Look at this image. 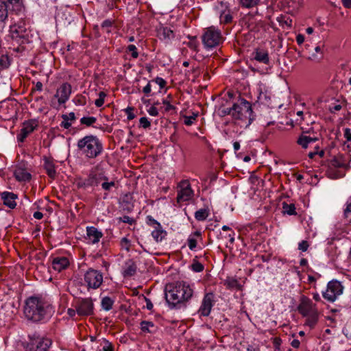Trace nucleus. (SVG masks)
Wrapping results in <instances>:
<instances>
[{
    "label": "nucleus",
    "mask_w": 351,
    "mask_h": 351,
    "mask_svg": "<svg viewBox=\"0 0 351 351\" xmlns=\"http://www.w3.org/2000/svg\"><path fill=\"white\" fill-rule=\"evenodd\" d=\"M309 247L308 243L306 241H302L298 244V249L302 252H306Z\"/></svg>",
    "instance_id": "obj_51"
},
{
    "label": "nucleus",
    "mask_w": 351,
    "mask_h": 351,
    "mask_svg": "<svg viewBox=\"0 0 351 351\" xmlns=\"http://www.w3.org/2000/svg\"><path fill=\"white\" fill-rule=\"evenodd\" d=\"M71 93V86L68 83H64L57 89L54 97L58 99L59 104H63L69 99Z\"/></svg>",
    "instance_id": "obj_15"
},
{
    "label": "nucleus",
    "mask_w": 351,
    "mask_h": 351,
    "mask_svg": "<svg viewBox=\"0 0 351 351\" xmlns=\"http://www.w3.org/2000/svg\"><path fill=\"white\" fill-rule=\"evenodd\" d=\"M10 65V60L7 55L0 56V71L8 69Z\"/></svg>",
    "instance_id": "obj_36"
},
{
    "label": "nucleus",
    "mask_w": 351,
    "mask_h": 351,
    "mask_svg": "<svg viewBox=\"0 0 351 351\" xmlns=\"http://www.w3.org/2000/svg\"><path fill=\"white\" fill-rule=\"evenodd\" d=\"M139 121L140 124L143 128H147L150 126V122L147 120L146 117H141Z\"/></svg>",
    "instance_id": "obj_53"
},
{
    "label": "nucleus",
    "mask_w": 351,
    "mask_h": 351,
    "mask_svg": "<svg viewBox=\"0 0 351 351\" xmlns=\"http://www.w3.org/2000/svg\"><path fill=\"white\" fill-rule=\"evenodd\" d=\"M104 182L101 184L102 189L106 191H110L112 186H114V182H107L108 180H104Z\"/></svg>",
    "instance_id": "obj_49"
},
{
    "label": "nucleus",
    "mask_w": 351,
    "mask_h": 351,
    "mask_svg": "<svg viewBox=\"0 0 351 351\" xmlns=\"http://www.w3.org/2000/svg\"><path fill=\"white\" fill-rule=\"evenodd\" d=\"M136 265L132 260L128 261L124 266L123 276L125 277L134 276L136 274Z\"/></svg>",
    "instance_id": "obj_27"
},
{
    "label": "nucleus",
    "mask_w": 351,
    "mask_h": 351,
    "mask_svg": "<svg viewBox=\"0 0 351 351\" xmlns=\"http://www.w3.org/2000/svg\"><path fill=\"white\" fill-rule=\"evenodd\" d=\"M283 213L289 215H296L295 206L293 204H287L284 202L282 204Z\"/></svg>",
    "instance_id": "obj_33"
},
{
    "label": "nucleus",
    "mask_w": 351,
    "mask_h": 351,
    "mask_svg": "<svg viewBox=\"0 0 351 351\" xmlns=\"http://www.w3.org/2000/svg\"><path fill=\"white\" fill-rule=\"evenodd\" d=\"M132 110L133 108H128L125 110H126V112L128 114V119L129 120H132L133 119L134 117H135V115L134 114V113L132 112Z\"/></svg>",
    "instance_id": "obj_58"
},
{
    "label": "nucleus",
    "mask_w": 351,
    "mask_h": 351,
    "mask_svg": "<svg viewBox=\"0 0 351 351\" xmlns=\"http://www.w3.org/2000/svg\"><path fill=\"white\" fill-rule=\"evenodd\" d=\"M103 274L98 270L90 268L84 275V280L88 289H97L103 282Z\"/></svg>",
    "instance_id": "obj_7"
},
{
    "label": "nucleus",
    "mask_w": 351,
    "mask_h": 351,
    "mask_svg": "<svg viewBox=\"0 0 351 351\" xmlns=\"http://www.w3.org/2000/svg\"><path fill=\"white\" fill-rule=\"evenodd\" d=\"M344 137L348 141H351V130L349 128H346L344 130Z\"/></svg>",
    "instance_id": "obj_59"
},
{
    "label": "nucleus",
    "mask_w": 351,
    "mask_h": 351,
    "mask_svg": "<svg viewBox=\"0 0 351 351\" xmlns=\"http://www.w3.org/2000/svg\"><path fill=\"white\" fill-rule=\"evenodd\" d=\"M10 31L13 38H26L28 36L27 29L23 21L11 25Z\"/></svg>",
    "instance_id": "obj_16"
},
{
    "label": "nucleus",
    "mask_w": 351,
    "mask_h": 351,
    "mask_svg": "<svg viewBox=\"0 0 351 351\" xmlns=\"http://www.w3.org/2000/svg\"><path fill=\"white\" fill-rule=\"evenodd\" d=\"M215 10L219 14V19L221 23L228 24L232 22V16L230 10L228 9L226 3L220 2L219 5L215 7Z\"/></svg>",
    "instance_id": "obj_17"
},
{
    "label": "nucleus",
    "mask_w": 351,
    "mask_h": 351,
    "mask_svg": "<svg viewBox=\"0 0 351 351\" xmlns=\"http://www.w3.org/2000/svg\"><path fill=\"white\" fill-rule=\"evenodd\" d=\"M291 345L292 347L295 348H298L300 345V342L299 340L298 339H293L291 342Z\"/></svg>",
    "instance_id": "obj_63"
},
{
    "label": "nucleus",
    "mask_w": 351,
    "mask_h": 351,
    "mask_svg": "<svg viewBox=\"0 0 351 351\" xmlns=\"http://www.w3.org/2000/svg\"><path fill=\"white\" fill-rule=\"evenodd\" d=\"M106 96V95L104 92H99V98L95 101V104L97 107H101L103 106Z\"/></svg>",
    "instance_id": "obj_42"
},
{
    "label": "nucleus",
    "mask_w": 351,
    "mask_h": 351,
    "mask_svg": "<svg viewBox=\"0 0 351 351\" xmlns=\"http://www.w3.org/2000/svg\"><path fill=\"white\" fill-rule=\"evenodd\" d=\"M44 164L43 167L46 170V172L49 177L54 179L56 176V171L55 169V165L53 159L51 156H44L43 158Z\"/></svg>",
    "instance_id": "obj_21"
},
{
    "label": "nucleus",
    "mask_w": 351,
    "mask_h": 351,
    "mask_svg": "<svg viewBox=\"0 0 351 351\" xmlns=\"http://www.w3.org/2000/svg\"><path fill=\"white\" fill-rule=\"evenodd\" d=\"M306 325L313 328L316 325L318 320V312L317 311L311 314L306 315Z\"/></svg>",
    "instance_id": "obj_29"
},
{
    "label": "nucleus",
    "mask_w": 351,
    "mask_h": 351,
    "mask_svg": "<svg viewBox=\"0 0 351 351\" xmlns=\"http://www.w3.org/2000/svg\"><path fill=\"white\" fill-rule=\"evenodd\" d=\"M191 267L192 270L195 272H201L204 270V265L201 263L195 260H193Z\"/></svg>",
    "instance_id": "obj_40"
},
{
    "label": "nucleus",
    "mask_w": 351,
    "mask_h": 351,
    "mask_svg": "<svg viewBox=\"0 0 351 351\" xmlns=\"http://www.w3.org/2000/svg\"><path fill=\"white\" fill-rule=\"evenodd\" d=\"M317 141V138L311 137L309 136H306L302 134L297 141L298 145H301L304 148H306L308 147V144L310 143H313Z\"/></svg>",
    "instance_id": "obj_30"
},
{
    "label": "nucleus",
    "mask_w": 351,
    "mask_h": 351,
    "mask_svg": "<svg viewBox=\"0 0 351 351\" xmlns=\"http://www.w3.org/2000/svg\"><path fill=\"white\" fill-rule=\"evenodd\" d=\"M169 289L166 287L165 299L170 308L180 309L186 307V302L193 296V289L189 285L176 282L170 285Z\"/></svg>",
    "instance_id": "obj_2"
},
{
    "label": "nucleus",
    "mask_w": 351,
    "mask_h": 351,
    "mask_svg": "<svg viewBox=\"0 0 351 351\" xmlns=\"http://www.w3.org/2000/svg\"><path fill=\"white\" fill-rule=\"evenodd\" d=\"M253 57L254 59L256 61L264 63V64H269V54L267 50H265L263 49H257L254 53H253Z\"/></svg>",
    "instance_id": "obj_25"
},
{
    "label": "nucleus",
    "mask_w": 351,
    "mask_h": 351,
    "mask_svg": "<svg viewBox=\"0 0 351 351\" xmlns=\"http://www.w3.org/2000/svg\"><path fill=\"white\" fill-rule=\"evenodd\" d=\"M166 235L167 232L163 230L161 225H160L158 228L155 227L152 232V236L156 242L162 241Z\"/></svg>",
    "instance_id": "obj_28"
},
{
    "label": "nucleus",
    "mask_w": 351,
    "mask_h": 351,
    "mask_svg": "<svg viewBox=\"0 0 351 351\" xmlns=\"http://www.w3.org/2000/svg\"><path fill=\"white\" fill-rule=\"evenodd\" d=\"M298 308L300 313L303 316H306V315L311 314L317 311L315 308V305L313 304V302L306 298H303L302 299Z\"/></svg>",
    "instance_id": "obj_18"
},
{
    "label": "nucleus",
    "mask_w": 351,
    "mask_h": 351,
    "mask_svg": "<svg viewBox=\"0 0 351 351\" xmlns=\"http://www.w3.org/2000/svg\"><path fill=\"white\" fill-rule=\"evenodd\" d=\"M296 41L298 45H302L304 41V36L302 34H298L296 36Z\"/></svg>",
    "instance_id": "obj_61"
},
{
    "label": "nucleus",
    "mask_w": 351,
    "mask_h": 351,
    "mask_svg": "<svg viewBox=\"0 0 351 351\" xmlns=\"http://www.w3.org/2000/svg\"><path fill=\"white\" fill-rule=\"evenodd\" d=\"M195 237H200L201 232L199 231H195L193 235H190L188 240L187 243L189 248L191 250H193L197 247V240Z\"/></svg>",
    "instance_id": "obj_31"
},
{
    "label": "nucleus",
    "mask_w": 351,
    "mask_h": 351,
    "mask_svg": "<svg viewBox=\"0 0 351 351\" xmlns=\"http://www.w3.org/2000/svg\"><path fill=\"white\" fill-rule=\"evenodd\" d=\"M154 326V325L152 322L143 321L141 323V328L143 332H151L152 331L149 330V328Z\"/></svg>",
    "instance_id": "obj_41"
},
{
    "label": "nucleus",
    "mask_w": 351,
    "mask_h": 351,
    "mask_svg": "<svg viewBox=\"0 0 351 351\" xmlns=\"http://www.w3.org/2000/svg\"><path fill=\"white\" fill-rule=\"evenodd\" d=\"M151 87H152V82L149 81L148 82V84L143 88V92L146 95H149L151 92Z\"/></svg>",
    "instance_id": "obj_57"
},
{
    "label": "nucleus",
    "mask_w": 351,
    "mask_h": 351,
    "mask_svg": "<svg viewBox=\"0 0 351 351\" xmlns=\"http://www.w3.org/2000/svg\"><path fill=\"white\" fill-rule=\"evenodd\" d=\"M120 220L123 223H126L130 225H132L134 222V219L127 215H124L123 217H121Z\"/></svg>",
    "instance_id": "obj_54"
},
{
    "label": "nucleus",
    "mask_w": 351,
    "mask_h": 351,
    "mask_svg": "<svg viewBox=\"0 0 351 351\" xmlns=\"http://www.w3.org/2000/svg\"><path fill=\"white\" fill-rule=\"evenodd\" d=\"M232 110L233 111V119L239 120L248 119L250 121L249 123H251V121L252 120V118L251 117L252 110L250 102L245 99H241L239 103L234 104L232 106Z\"/></svg>",
    "instance_id": "obj_5"
},
{
    "label": "nucleus",
    "mask_w": 351,
    "mask_h": 351,
    "mask_svg": "<svg viewBox=\"0 0 351 351\" xmlns=\"http://www.w3.org/2000/svg\"><path fill=\"white\" fill-rule=\"evenodd\" d=\"M77 313L81 316H88L93 313V303L90 298L82 300L76 306Z\"/></svg>",
    "instance_id": "obj_14"
},
{
    "label": "nucleus",
    "mask_w": 351,
    "mask_h": 351,
    "mask_svg": "<svg viewBox=\"0 0 351 351\" xmlns=\"http://www.w3.org/2000/svg\"><path fill=\"white\" fill-rule=\"evenodd\" d=\"M51 341L47 338H39L36 341L34 351H49Z\"/></svg>",
    "instance_id": "obj_26"
},
{
    "label": "nucleus",
    "mask_w": 351,
    "mask_h": 351,
    "mask_svg": "<svg viewBox=\"0 0 351 351\" xmlns=\"http://www.w3.org/2000/svg\"><path fill=\"white\" fill-rule=\"evenodd\" d=\"M14 175L19 182H29L32 178L28 165L24 161H21L16 165Z\"/></svg>",
    "instance_id": "obj_11"
},
{
    "label": "nucleus",
    "mask_w": 351,
    "mask_h": 351,
    "mask_svg": "<svg viewBox=\"0 0 351 351\" xmlns=\"http://www.w3.org/2000/svg\"><path fill=\"white\" fill-rule=\"evenodd\" d=\"M108 180L104 169L96 167L90 171L86 178L79 181L78 186L84 188L97 186L101 181Z\"/></svg>",
    "instance_id": "obj_4"
},
{
    "label": "nucleus",
    "mask_w": 351,
    "mask_h": 351,
    "mask_svg": "<svg viewBox=\"0 0 351 351\" xmlns=\"http://www.w3.org/2000/svg\"><path fill=\"white\" fill-rule=\"evenodd\" d=\"M278 21L282 25H287L289 27H291L292 25V20L290 18H287L285 19L282 16L278 18Z\"/></svg>",
    "instance_id": "obj_47"
},
{
    "label": "nucleus",
    "mask_w": 351,
    "mask_h": 351,
    "mask_svg": "<svg viewBox=\"0 0 351 351\" xmlns=\"http://www.w3.org/2000/svg\"><path fill=\"white\" fill-rule=\"evenodd\" d=\"M349 155H330L331 158L328 160L330 167H343L346 166Z\"/></svg>",
    "instance_id": "obj_19"
},
{
    "label": "nucleus",
    "mask_w": 351,
    "mask_h": 351,
    "mask_svg": "<svg viewBox=\"0 0 351 351\" xmlns=\"http://www.w3.org/2000/svg\"><path fill=\"white\" fill-rule=\"evenodd\" d=\"M97 121V119L94 117H84L80 119L82 124L86 126H91Z\"/></svg>",
    "instance_id": "obj_37"
},
{
    "label": "nucleus",
    "mask_w": 351,
    "mask_h": 351,
    "mask_svg": "<svg viewBox=\"0 0 351 351\" xmlns=\"http://www.w3.org/2000/svg\"><path fill=\"white\" fill-rule=\"evenodd\" d=\"M145 301H146V308L148 310H150V311L152 310L154 305H153L152 301L147 298H145Z\"/></svg>",
    "instance_id": "obj_62"
},
{
    "label": "nucleus",
    "mask_w": 351,
    "mask_h": 351,
    "mask_svg": "<svg viewBox=\"0 0 351 351\" xmlns=\"http://www.w3.org/2000/svg\"><path fill=\"white\" fill-rule=\"evenodd\" d=\"M261 0H240V4L242 7L252 8L256 6Z\"/></svg>",
    "instance_id": "obj_35"
},
{
    "label": "nucleus",
    "mask_w": 351,
    "mask_h": 351,
    "mask_svg": "<svg viewBox=\"0 0 351 351\" xmlns=\"http://www.w3.org/2000/svg\"><path fill=\"white\" fill-rule=\"evenodd\" d=\"M37 127V123L35 120H29L23 123L22 128L17 134V140L19 142H23L27 136L31 134Z\"/></svg>",
    "instance_id": "obj_13"
},
{
    "label": "nucleus",
    "mask_w": 351,
    "mask_h": 351,
    "mask_svg": "<svg viewBox=\"0 0 351 351\" xmlns=\"http://www.w3.org/2000/svg\"><path fill=\"white\" fill-rule=\"evenodd\" d=\"M77 146L82 152L88 154H100L102 152L101 143L96 136L92 135L80 139Z\"/></svg>",
    "instance_id": "obj_3"
},
{
    "label": "nucleus",
    "mask_w": 351,
    "mask_h": 351,
    "mask_svg": "<svg viewBox=\"0 0 351 351\" xmlns=\"http://www.w3.org/2000/svg\"><path fill=\"white\" fill-rule=\"evenodd\" d=\"M86 239L93 243H97L103 237V233L94 226L86 228Z\"/></svg>",
    "instance_id": "obj_20"
},
{
    "label": "nucleus",
    "mask_w": 351,
    "mask_h": 351,
    "mask_svg": "<svg viewBox=\"0 0 351 351\" xmlns=\"http://www.w3.org/2000/svg\"><path fill=\"white\" fill-rule=\"evenodd\" d=\"M232 108H227L221 110V116H226V115H231L232 117Z\"/></svg>",
    "instance_id": "obj_55"
},
{
    "label": "nucleus",
    "mask_w": 351,
    "mask_h": 351,
    "mask_svg": "<svg viewBox=\"0 0 351 351\" xmlns=\"http://www.w3.org/2000/svg\"><path fill=\"white\" fill-rule=\"evenodd\" d=\"M20 8L19 0H0V22H5L9 14Z\"/></svg>",
    "instance_id": "obj_9"
},
{
    "label": "nucleus",
    "mask_w": 351,
    "mask_h": 351,
    "mask_svg": "<svg viewBox=\"0 0 351 351\" xmlns=\"http://www.w3.org/2000/svg\"><path fill=\"white\" fill-rule=\"evenodd\" d=\"M148 113L151 115V116H157L158 114V109L154 107V106H152L148 110H147Z\"/></svg>",
    "instance_id": "obj_56"
},
{
    "label": "nucleus",
    "mask_w": 351,
    "mask_h": 351,
    "mask_svg": "<svg viewBox=\"0 0 351 351\" xmlns=\"http://www.w3.org/2000/svg\"><path fill=\"white\" fill-rule=\"evenodd\" d=\"M101 346L102 348L99 349L98 351H114L112 344L106 339H103Z\"/></svg>",
    "instance_id": "obj_39"
},
{
    "label": "nucleus",
    "mask_w": 351,
    "mask_h": 351,
    "mask_svg": "<svg viewBox=\"0 0 351 351\" xmlns=\"http://www.w3.org/2000/svg\"><path fill=\"white\" fill-rule=\"evenodd\" d=\"M69 265V260L66 257H57L53 258L52 261V267L53 269L59 272L66 269Z\"/></svg>",
    "instance_id": "obj_23"
},
{
    "label": "nucleus",
    "mask_w": 351,
    "mask_h": 351,
    "mask_svg": "<svg viewBox=\"0 0 351 351\" xmlns=\"http://www.w3.org/2000/svg\"><path fill=\"white\" fill-rule=\"evenodd\" d=\"M147 223L149 226H152L154 228H155V227H159L160 225H161L159 222H158L156 219H154L152 216L150 215H148L147 217Z\"/></svg>",
    "instance_id": "obj_46"
},
{
    "label": "nucleus",
    "mask_w": 351,
    "mask_h": 351,
    "mask_svg": "<svg viewBox=\"0 0 351 351\" xmlns=\"http://www.w3.org/2000/svg\"><path fill=\"white\" fill-rule=\"evenodd\" d=\"M341 108H342L341 105L337 104V105H335L334 106H330L329 110L330 112L334 113L336 111L340 110L341 109Z\"/></svg>",
    "instance_id": "obj_60"
},
{
    "label": "nucleus",
    "mask_w": 351,
    "mask_h": 351,
    "mask_svg": "<svg viewBox=\"0 0 351 351\" xmlns=\"http://www.w3.org/2000/svg\"><path fill=\"white\" fill-rule=\"evenodd\" d=\"M343 5L346 8H351V0H342Z\"/></svg>",
    "instance_id": "obj_64"
},
{
    "label": "nucleus",
    "mask_w": 351,
    "mask_h": 351,
    "mask_svg": "<svg viewBox=\"0 0 351 351\" xmlns=\"http://www.w3.org/2000/svg\"><path fill=\"white\" fill-rule=\"evenodd\" d=\"M54 312L50 301L38 297H30L25 302L24 314L27 319L38 322L49 318Z\"/></svg>",
    "instance_id": "obj_1"
},
{
    "label": "nucleus",
    "mask_w": 351,
    "mask_h": 351,
    "mask_svg": "<svg viewBox=\"0 0 351 351\" xmlns=\"http://www.w3.org/2000/svg\"><path fill=\"white\" fill-rule=\"evenodd\" d=\"M343 287L337 280L330 281L327 285L326 291L322 293L324 299L333 302L343 292Z\"/></svg>",
    "instance_id": "obj_8"
},
{
    "label": "nucleus",
    "mask_w": 351,
    "mask_h": 351,
    "mask_svg": "<svg viewBox=\"0 0 351 351\" xmlns=\"http://www.w3.org/2000/svg\"><path fill=\"white\" fill-rule=\"evenodd\" d=\"M113 304L114 301L110 297H104L101 300V306L105 311H110Z\"/></svg>",
    "instance_id": "obj_34"
},
{
    "label": "nucleus",
    "mask_w": 351,
    "mask_h": 351,
    "mask_svg": "<svg viewBox=\"0 0 351 351\" xmlns=\"http://www.w3.org/2000/svg\"><path fill=\"white\" fill-rule=\"evenodd\" d=\"M152 83L154 82L159 85L160 89L163 88L166 85V82L164 79L157 77L155 80L151 81Z\"/></svg>",
    "instance_id": "obj_50"
},
{
    "label": "nucleus",
    "mask_w": 351,
    "mask_h": 351,
    "mask_svg": "<svg viewBox=\"0 0 351 351\" xmlns=\"http://www.w3.org/2000/svg\"><path fill=\"white\" fill-rule=\"evenodd\" d=\"M157 36L161 40L169 42L174 38V33L170 28L160 26L157 29Z\"/></svg>",
    "instance_id": "obj_22"
},
{
    "label": "nucleus",
    "mask_w": 351,
    "mask_h": 351,
    "mask_svg": "<svg viewBox=\"0 0 351 351\" xmlns=\"http://www.w3.org/2000/svg\"><path fill=\"white\" fill-rule=\"evenodd\" d=\"M214 298L215 295L213 293H208L204 295L198 310V313L200 316L207 317L210 315L215 303Z\"/></svg>",
    "instance_id": "obj_12"
},
{
    "label": "nucleus",
    "mask_w": 351,
    "mask_h": 351,
    "mask_svg": "<svg viewBox=\"0 0 351 351\" xmlns=\"http://www.w3.org/2000/svg\"><path fill=\"white\" fill-rule=\"evenodd\" d=\"M128 50L132 51V56L134 58H137L138 56V53L137 52L136 47L134 45H130L128 47Z\"/></svg>",
    "instance_id": "obj_52"
},
{
    "label": "nucleus",
    "mask_w": 351,
    "mask_h": 351,
    "mask_svg": "<svg viewBox=\"0 0 351 351\" xmlns=\"http://www.w3.org/2000/svg\"><path fill=\"white\" fill-rule=\"evenodd\" d=\"M225 285L231 289H239L240 285L237 280L234 278H228L226 280Z\"/></svg>",
    "instance_id": "obj_38"
},
{
    "label": "nucleus",
    "mask_w": 351,
    "mask_h": 351,
    "mask_svg": "<svg viewBox=\"0 0 351 351\" xmlns=\"http://www.w3.org/2000/svg\"><path fill=\"white\" fill-rule=\"evenodd\" d=\"M209 215L208 210L206 208H202L198 210H197L195 213V218L197 221H204L205 220Z\"/></svg>",
    "instance_id": "obj_32"
},
{
    "label": "nucleus",
    "mask_w": 351,
    "mask_h": 351,
    "mask_svg": "<svg viewBox=\"0 0 351 351\" xmlns=\"http://www.w3.org/2000/svg\"><path fill=\"white\" fill-rule=\"evenodd\" d=\"M197 113H193L191 116H185L184 117V123L187 125H191L193 123V121L195 120L196 117H197Z\"/></svg>",
    "instance_id": "obj_44"
},
{
    "label": "nucleus",
    "mask_w": 351,
    "mask_h": 351,
    "mask_svg": "<svg viewBox=\"0 0 351 351\" xmlns=\"http://www.w3.org/2000/svg\"><path fill=\"white\" fill-rule=\"evenodd\" d=\"M178 187L180 189L178 191V202H186L192 198L193 195V191L192 190L188 180L181 181L178 184Z\"/></svg>",
    "instance_id": "obj_10"
},
{
    "label": "nucleus",
    "mask_w": 351,
    "mask_h": 351,
    "mask_svg": "<svg viewBox=\"0 0 351 351\" xmlns=\"http://www.w3.org/2000/svg\"><path fill=\"white\" fill-rule=\"evenodd\" d=\"M120 245L122 248L129 251L130 250V241L126 237H123L121 239L120 241Z\"/></svg>",
    "instance_id": "obj_45"
},
{
    "label": "nucleus",
    "mask_w": 351,
    "mask_h": 351,
    "mask_svg": "<svg viewBox=\"0 0 351 351\" xmlns=\"http://www.w3.org/2000/svg\"><path fill=\"white\" fill-rule=\"evenodd\" d=\"M202 40L206 49H213L221 43L222 37L218 29L210 27L205 30Z\"/></svg>",
    "instance_id": "obj_6"
},
{
    "label": "nucleus",
    "mask_w": 351,
    "mask_h": 351,
    "mask_svg": "<svg viewBox=\"0 0 351 351\" xmlns=\"http://www.w3.org/2000/svg\"><path fill=\"white\" fill-rule=\"evenodd\" d=\"M63 121H62L60 125L65 129H68L71 127V123L69 122V120L67 119L66 114H63L62 116Z\"/></svg>",
    "instance_id": "obj_48"
},
{
    "label": "nucleus",
    "mask_w": 351,
    "mask_h": 351,
    "mask_svg": "<svg viewBox=\"0 0 351 351\" xmlns=\"http://www.w3.org/2000/svg\"><path fill=\"white\" fill-rule=\"evenodd\" d=\"M1 198L3 200V204L10 208H14L16 207L15 199L17 198L16 195L13 193L3 192L1 194Z\"/></svg>",
    "instance_id": "obj_24"
},
{
    "label": "nucleus",
    "mask_w": 351,
    "mask_h": 351,
    "mask_svg": "<svg viewBox=\"0 0 351 351\" xmlns=\"http://www.w3.org/2000/svg\"><path fill=\"white\" fill-rule=\"evenodd\" d=\"M346 206V208L343 210V215L346 218H348L350 214H351V197L347 200Z\"/></svg>",
    "instance_id": "obj_43"
}]
</instances>
